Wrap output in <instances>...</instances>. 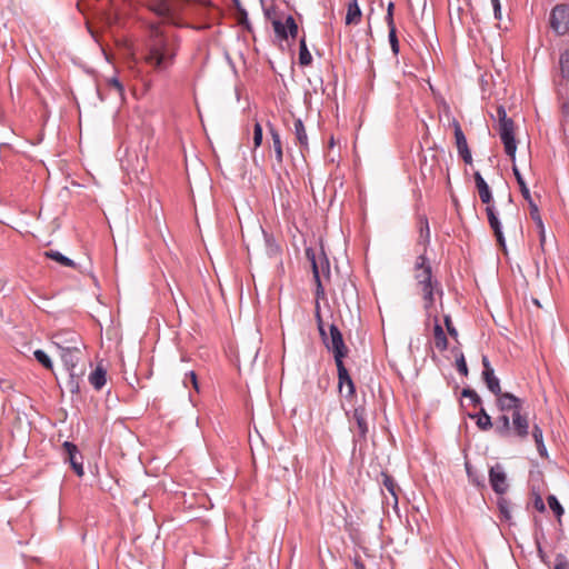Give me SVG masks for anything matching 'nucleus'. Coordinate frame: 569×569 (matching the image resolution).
<instances>
[{
  "label": "nucleus",
  "instance_id": "nucleus-1",
  "mask_svg": "<svg viewBox=\"0 0 569 569\" xmlns=\"http://www.w3.org/2000/svg\"><path fill=\"white\" fill-rule=\"evenodd\" d=\"M181 48V39L176 32L152 22L143 39L141 54L143 62L158 74L168 73L174 66Z\"/></svg>",
  "mask_w": 569,
  "mask_h": 569
},
{
  "label": "nucleus",
  "instance_id": "nucleus-2",
  "mask_svg": "<svg viewBox=\"0 0 569 569\" xmlns=\"http://www.w3.org/2000/svg\"><path fill=\"white\" fill-rule=\"evenodd\" d=\"M495 432L506 440L526 441L530 435V421L528 412L521 409L512 415L502 413L497 417Z\"/></svg>",
  "mask_w": 569,
  "mask_h": 569
},
{
  "label": "nucleus",
  "instance_id": "nucleus-3",
  "mask_svg": "<svg viewBox=\"0 0 569 569\" xmlns=\"http://www.w3.org/2000/svg\"><path fill=\"white\" fill-rule=\"evenodd\" d=\"M121 168L128 173H138L144 170L147 153L142 144H121L118 149Z\"/></svg>",
  "mask_w": 569,
  "mask_h": 569
},
{
  "label": "nucleus",
  "instance_id": "nucleus-4",
  "mask_svg": "<svg viewBox=\"0 0 569 569\" xmlns=\"http://www.w3.org/2000/svg\"><path fill=\"white\" fill-rule=\"evenodd\" d=\"M188 0H149V9L166 22L181 27L180 13Z\"/></svg>",
  "mask_w": 569,
  "mask_h": 569
},
{
  "label": "nucleus",
  "instance_id": "nucleus-5",
  "mask_svg": "<svg viewBox=\"0 0 569 569\" xmlns=\"http://www.w3.org/2000/svg\"><path fill=\"white\" fill-rule=\"evenodd\" d=\"M306 257L311 263L312 269V276L313 280L316 282V291L315 296L316 299H321L325 297V289L321 283L320 274L328 276L330 274V262L323 252V250L320 251V254L317 256L316 251L311 247L306 248Z\"/></svg>",
  "mask_w": 569,
  "mask_h": 569
},
{
  "label": "nucleus",
  "instance_id": "nucleus-6",
  "mask_svg": "<svg viewBox=\"0 0 569 569\" xmlns=\"http://www.w3.org/2000/svg\"><path fill=\"white\" fill-rule=\"evenodd\" d=\"M495 124L493 129L499 134L501 142H516L517 124L512 118L508 117L503 106L496 108V113L491 114Z\"/></svg>",
  "mask_w": 569,
  "mask_h": 569
},
{
  "label": "nucleus",
  "instance_id": "nucleus-7",
  "mask_svg": "<svg viewBox=\"0 0 569 569\" xmlns=\"http://www.w3.org/2000/svg\"><path fill=\"white\" fill-rule=\"evenodd\" d=\"M326 348L333 353L335 362L343 360L348 353L342 333L337 325L329 326V333L326 332V340H322Z\"/></svg>",
  "mask_w": 569,
  "mask_h": 569
},
{
  "label": "nucleus",
  "instance_id": "nucleus-8",
  "mask_svg": "<svg viewBox=\"0 0 569 569\" xmlns=\"http://www.w3.org/2000/svg\"><path fill=\"white\" fill-rule=\"evenodd\" d=\"M438 114L446 131L453 133L455 142H467L458 120L452 116L449 104L443 99L438 103Z\"/></svg>",
  "mask_w": 569,
  "mask_h": 569
},
{
  "label": "nucleus",
  "instance_id": "nucleus-9",
  "mask_svg": "<svg viewBox=\"0 0 569 569\" xmlns=\"http://www.w3.org/2000/svg\"><path fill=\"white\" fill-rule=\"evenodd\" d=\"M51 343L59 352L84 347L80 335L70 329H61L52 333Z\"/></svg>",
  "mask_w": 569,
  "mask_h": 569
},
{
  "label": "nucleus",
  "instance_id": "nucleus-10",
  "mask_svg": "<svg viewBox=\"0 0 569 569\" xmlns=\"http://www.w3.org/2000/svg\"><path fill=\"white\" fill-rule=\"evenodd\" d=\"M415 279L419 288L431 284L439 287V281L432 277V268L426 256V252L419 254L416 259Z\"/></svg>",
  "mask_w": 569,
  "mask_h": 569
},
{
  "label": "nucleus",
  "instance_id": "nucleus-11",
  "mask_svg": "<svg viewBox=\"0 0 569 569\" xmlns=\"http://www.w3.org/2000/svg\"><path fill=\"white\" fill-rule=\"evenodd\" d=\"M550 28L559 36L569 31V6L557 4L550 12Z\"/></svg>",
  "mask_w": 569,
  "mask_h": 569
},
{
  "label": "nucleus",
  "instance_id": "nucleus-12",
  "mask_svg": "<svg viewBox=\"0 0 569 569\" xmlns=\"http://www.w3.org/2000/svg\"><path fill=\"white\" fill-rule=\"evenodd\" d=\"M495 396L497 397V408L502 413L508 415V412H510L512 415L513 412L523 409L525 400L515 396L511 392H502V390H500V393H496Z\"/></svg>",
  "mask_w": 569,
  "mask_h": 569
},
{
  "label": "nucleus",
  "instance_id": "nucleus-13",
  "mask_svg": "<svg viewBox=\"0 0 569 569\" xmlns=\"http://www.w3.org/2000/svg\"><path fill=\"white\" fill-rule=\"evenodd\" d=\"M62 449L66 453L64 461L70 463L77 476L82 477L84 475L83 457L78 447L73 442L64 441L62 443Z\"/></svg>",
  "mask_w": 569,
  "mask_h": 569
},
{
  "label": "nucleus",
  "instance_id": "nucleus-14",
  "mask_svg": "<svg viewBox=\"0 0 569 569\" xmlns=\"http://www.w3.org/2000/svg\"><path fill=\"white\" fill-rule=\"evenodd\" d=\"M489 482L496 493L501 496L507 492L509 483L502 465L496 463L489 469Z\"/></svg>",
  "mask_w": 569,
  "mask_h": 569
},
{
  "label": "nucleus",
  "instance_id": "nucleus-15",
  "mask_svg": "<svg viewBox=\"0 0 569 569\" xmlns=\"http://www.w3.org/2000/svg\"><path fill=\"white\" fill-rule=\"evenodd\" d=\"M272 26L276 36L280 40H287L289 37L296 38L298 34V24L296 23L292 16H288L286 18V23L281 22L280 20H274Z\"/></svg>",
  "mask_w": 569,
  "mask_h": 569
},
{
  "label": "nucleus",
  "instance_id": "nucleus-16",
  "mask_svg": "<svg viewBox=\"0 0 569 569\" xmlns=\"http://www.w3.org/2000/svg\"><path fill=\"white\" fill-rule=\"evenodd\" d=\"M352 419L356 422L357 429L355 430V439L353 441L366 442L367 435L369 431L368 422L366 419V410L363 407H357L353 409Z\"/></svg>",
  "mask_w": 569,
  "mask_h": 569
},
{
  "label": "nucleus",
  "instance_id": "nucleus-17",
  "mask_svg": "<svg viewBox=\"0 0 569 569\" xmlns=\"http://www.w3.org/2000/svg\"><path fill=\"white\" fill-rule=\"evenodd\" d=\"M481 362H482V367H483L482 379H483L485 383L487 385V388L493 395L500 393V390H501L500 380L495 375V370L491 367L489 358L487 356H482Z\"/></svg>",
  "mask_w": 569,
  "mask_h": 569
},
{
  "label": "nucleus",
  "instance_id": "nucleus-18",
  "mask_svg": "<svg viewBox=\"0 0 569 569\" xmlns=\"http://www.w3.org/2000/svg\"><path fill=\"white\" fill-rule=\"evenodd\" d=\"M486 213L488 217L490 228L492 229L496 236L497 242L499 243L500 247L506 248V239L502 232V224L497 216L495 206H487Z\"/></svg>",
  "mask_w": 569,
  "mask_h": 569
},
{
  "label": "nucleus",
  "instance_id": "nucleus-19",
  "mask_svg": "<svg viewBox=\"0 0 569 569\" xmlns=\"http://www.w3.org/2000/svg\"><path fill=\"white\" fill-rule=\"evenodd\" d=\"M337 372H338V387L339 390H342L343 386H347L348 392L347 397L353 396L356 392L355 383L349 375L348 369L346 368L343 360L337 361Z\"/></svg>",
  "mask_w": 569,
  "mask_h": 569
},
{
  "label": "nucleus",
  "instance_id": "nucleus-20",
  "mask_svg": "<svg viewBox=\"0 0 569 569\" xmlns=\"http://www.w3.org/2000/svg\"><path fill=\"white\" fill-rule=\"evenodd\" d=\"M473 178H475L476 188L478 190L481 202L487 206H493L492 204V193H491L490 187L486 182V180L483 179L481 173L479 171H476L473 173Z\"/></svg>",
  "mask_w": 569,
  "mask_h": 569
},
{
  "label": "nucleus",
  "instance_id": "nucleus-21",
  "mask_svg": "<svg viewBox=\"0 0 569 569\" xmlns=\"http://www.w3.org/2000/svg\"><path fill=\"white\" fill-rule=\"evenodd\" d=\"M82 349L83 348L77 347V349H71L70 351L59 352L63 366L69 373L76 372V367L78 366V362L80 361L82 356Z\"/></svg>",
  "mask_w": 569,
  "mask_h": 569
},
{
  "label": "nucleus",
  "instance_id": "nucleus-22",
  "mask_svg": "<svg viewBox=\"0 0 569 569\" xmlns=\"http://www.w3.org/2000/svg\"><path fill=\"white\" fill-rule=\"evenodd\" d=\"M423 298V308L427 312L431 310L435 305V293H438L440 297L443 295L441 286L436 287L435 284L420 287Z\"/></svg>",
  "mask_w": 569,
  "mask_h": 569
},
{
  "label": "nucleus",
  "instance_id": "nucleus-23",
  "mask_svg": "<svg viewBox=\"0 0 569 569\" xmlns=\"http://www.w3.org/2000/svg\"><path fill=\"white\" fill-rule=\"evenodd\" d=\"M468 417L475 420L477 427L482 431H487L495 427L491 417L483 407H480V410L477 413H468Z\"/></svg>",
  "mask_w": 569,
  "mask_h": 569
},
{
  "label": "nucleus",
  "instance_id": "nucleus-24",
  "mask_svg": "<svg viewBox=\"0 0 569 569\" xmlns=\"http://www.w3.org/2000/svg\"><path fill=\"white\" fill-rule=\"evenodd\" d=\"M89 382L96 390H101L107 382V370L98 365L89 375Z\"/></svg>",
  "mask_w": 569,
  "mask_h": 569
},
{
  "label": "nucleus",
  "instance_id": "nucleus-25",
  "mask_svg": "<svg viewBox=\"0 0 569 569\" xmlns=\"http://www.w3.org/2000/svg\"><path fill=\"white\" fill-rule=\"evenodd\" d=\"M433 339H435V347L439 351H445L448 348V339L443 331L442 326L439 323L438 318H435V325H433Z\"/></svg>",
  "mask_w": 569,
  "mask_h": 569
},
{
  "label": "nucleus",
  "instance_id": "nucleus-26",
  "mask_svg": "<svg viewBox=\"0 0 569 569\" xmlns=\"http://www.w3.org/2000/svg\"><path fill=\"white\" fill-rule=\"evenodd\" d=\"M361 16L362 12L358 4V0H351L347 8L346 24H358L361 20Z\"/></svg>",
  "mask_w": 569,
  "mask_h": 569
},
{
  "label": "nucleus",
  "instance_id": "nucleus-27",
  "mask_svg": "<svg viewBox=\"0 0 569 569\" xmlns=\"http://www.w3.org/2000/svg\"><path fill=\"white\" fill-rule=\"evenodd\" d=\"M266 253L269 258H278L281 254V247L274 237L263 231Z\"/></svg>",
  "mask_w": 569,
  "mask_h": 569
},
{
  "label": "nucleus",
  "instance_id": "nucleus-28",
  "mask_svg": "<svg viewBox=\"0 0 569 569\" xmlns=\"http://www.w3.org/2000/svg\"><path fill=\"white\" fill-rule=\"evenodd\" d=\"M44 256L49 259H52L60 264L69 268H76V262L68 258L67 256L62 254L60 251L57 250H49L44 252Z\"/></svg>",
  "mask_w": 569,
  "mask_h": 569
},
{
  "label": "nucleus",
  "instance_id": "nucleus-29",
  "mask_svg": "<svg viewBox=\"0 0 569 569\" xmlns=\"http://www.w3.org/2000/svg\"><path fill=\"white\" fill-rule=\"evenodd\" d=\"M312 62V56L308 50L306 37L299 41V63L302 67L309 66Z\"/></svg>",
  "mask_w": 569,
  "mask_h": 569
},
{
  "label": "nucleus",
  "instance_id": "nucleus-30",
  "mask_svg": "<svg viewBox=\"0 0 569 569\" xmlns=\"http://www.w3.org/2000/svg\"><path fill=\"white\" fill-rule=\"evenodd\" d=\"M512 171L515 174V178L517 180V183L519 184L520 192L526 201L532 199L530 190L525 181V178L520 173L519 169L516 167V164L512 166Z\"/></svg>",
  "mask_w": 569,
  "mask_h": 569
},
{
  "label": "nucleus",
  "instance_id": "nucleus-31",
  "mask_svg": "<svg viewBox=\"0 0 569 569\" xmlns=\"http://www.w3.org/2000/svg\"><path fill=\"white\" fill-rule=\"evenodd\" d=\"M466 472L469 481L476 487H485V478L469 462H466Z\"/></svg>",
  "mask_w": 569,
  "mask_h": 569
},
{
  "label": "nucleus",
  "instance_id": "nucleus-32",
  "mask_svg": "<svg viewBox=\"0 0 569 569\" xmlns=\"http://www.w3.org/2000/svg\"><path fill=\"white\" fill-rule=\"evenodd\" d=\"M497 506H498L501 518L505 519L506 521H510L511 520V502L503 497H499L498 501H497Z\"/></svg>",
  "mask_w": 569,
  "mask_h": 569
},
{
  "label": "nucleus",
  "instance_id": "nucleus-33",
  "mask_svg": "<svg viewBox=\"0 0 569 569\" xmlns=\"http://www.w3.org/2000/svg\"><path fill=\"white\" fill-rule=\"evenodd\" d=\"M33 356H34L36 360L39 363H41L46 369L52 370V368H53L52 360L46 351H43L41 349H37L33 352Z\"/></svg>",
  "mask_w": 569,
  "mask_h": 569
},
{
  "label": "nucleus",
  "instance_id": "nucleus-34",
  "mask_svg": "<svg viewBox=\"0 0 569 569\" xmlns=\"http://www.w3.org/2000/svg\"><path fill=\"white\" fill-rule=\"evenodd\" d=\"M293 131L298 142H307V132L303 122L301 119L293 120Z\"/></svg>",
  "mask_w": 569,
  "mask_h": 569
},
{
  "label": "nucleus",
  "instance_id": "nucleus-35",
  "mask_svg": "<svg viewBox=\"0 0 569 569\" xmlns=\"http://www.w3.org/2000/svg\"><path fill=\"white\" fill-rule=\"evenodd\" d=\"M315 318L317 321V327H318L320 338H321V340H326V329H325V323H323L321 312H320L319 299H317V301H316Z\"/></svg>",
  "mask_w": 569,
  "mask_h": 569
},
{
  "label": "nucleus",
  "instance_id": "nucleus-36",
  "mask_svg": "<svg viewBox=\"0 0 569 569\" xmlns=\"http://www.w3.org/2000/svg\"><path fill=\"white\" fill-rule=\"evenodd\" d=\"M461 396L463 398H469L471 403L475 406V407H482V400L481 398L479 397V395L476 392V390L471 389V388H463L462 391H461Z\"/></svg>",
  "mask_w": 569,
  "mask_h": 569
},
{
  "label": "nucleus",
  "instance_id": "nucleus-37",
  "mask_svg": "<svg viewBox=\"0 0 569 569\" xmlns=\"http://www.w3.org/2000/svg\"><path fill=\"white\" fill-rule=\"evenodd\" d=\"M381 477H382L383 486L397 501L396 482H395L393 478L390 475H388L387 472H381Z\"/></svg>",
  "mask_w": 569,
  "mask_h": 569
},
{
  "label": "nucleus",
  "instance_id": "nucleus-38",
  "mask_svg": "<svg viewBox=\"0 0 569 569\" xmlns=\"http://www.w3.org/2000/svg\"><path fill=\"white\" fill-rule=\"evenodd\" d=\"M547 502H548L549 508L553 511V513L558 518H560L563 515V508L560 505V502L556 496H553V495L548 496Z\"/></svg>",
  "mask_w": 569,
  "mask_h": 569
},
{
  "label": "nucleus",
  "instance_id": "nucleus-39",
  "mask_svg": "<svg viewBox=\"0 0 569 569\" xmlns=\"http://www.w3.org/2000/svg\"><path fill=\"white\" fill-rule=\"evenodd\" d=\"M420 239L425 244L430 241V228L426 217L420 219Z\"/></svg>",
  "mask_w": 569,
  "mask_h": 569
},
{
  "label": "nucleus",
  "instance_id": "nucleus-40",
  "mask_svg": "<svg viewBox=\"0 0 569 569\" xmlns=\"http://www.w3.org/2000/svg\"><path fill=\"white\" fill-rule=\"evenodd\" d=\"M456 367H457V371L461 376H463V377L468 376V373H469L468 366H467L465 356L461 351H459V353L456 355Z\"/></svg>",
  "mask_w": 569,
  "mask_h": 569
},
{
  "label": "nucleus",
  "instance_id": "nucleus-41",
  "mask_svg": "<svg viewBox=\"0 0 569 569\" xmlns=\"http://www.w3.org/2000/svg\"><path fill=\"white\" fill-rule=\"evenodd\" d=\"M529 209H530V217L535 224H541L542 218L538 208V204L533 201V199H530L527 201Z\"/></svg>",
  "mask_w": 569,
  "mask_h": 569
},
{
  "label": "nucleus",
  "instance_id": "nucleus-42",
  "mask_svg": "<svg viewBox=\"0 0 569 569\" xmlns=\"http://www.w3.org/2000/svg\"><path fill=\"white\" fill-rule=\"evenodd\" d=\"M388 39H389V43H390L392 53L395 56H397L399 53L400 46H399V40L397 37L396 28H391V30L389 31V34H388Z\"/></svg>",
  "mask_w": 569,
  "mask_h": 569
},
{
  "label": "nucleus",
  "instance_id": "nucleus-43",
  "mask_svg": "<svg viewBox=\"0 0 569 569\" xmlns=\"http://www.w3.org/2000/svg\"><path fill=\"white\" fill-rule=\"evenodd\" d=\"M458 153L467 164L472 163V156L469 149V144H457Z\"/></svg>",
  "mask_w": 569,
  "mask_h": 569
},
{
  "label": "nucleus",
  "instance_id": "nucleus-44",
  "mask_svg": "<svg viewBox=\"0 0 569 569\" xmlns=\"http://www.w3.org/2000/svg\"><path fill=\"white\" fill-rule=\"evenodd\" d=\"M189 383L192 385L194 390L199 391V383H198L197 375H196V372L193 370H190V371L184 373L183 385L186 387H188Z\"/></svg>",
  "mask_w": 569,
  "mask_h": 569
},
{
  "label": "nucleus",
  "instance_id": "nucleus-45",
  "mask_svg": "<svg viewBox=\"0 0 569 569\" xmlns=\"http://www.w3.org/2000/svg\"><path fill=\"white\" fill-rule=\"evenodd\" d=\"M552 569H569V560L566 555L557 553Z\"/></svg>",
  "mask_w": 569,
  "mask_h": 569
},
{
  "label": "nucleus",
  "instance_id": "nucleus-46",
  "mask_svg": "<svg viewBox=\"0 0 569 569\" xmlns=\"http://www.w3.org/2000/svg\"><path fill=\"white\" fill-rule=\"evenodd\" d=\"M236 3H237V8H238L239 23L241 26H243L247 30H250L251 27H250V22H249V19H248L247 10L239 6L238 0H236Z\"/></svg>",
  "mask_w": 569,
  "mask_h": 569
},
{
  "label": "nucleus",
  "instance_id": "nucleus-47",
  "mask_svg": "<svg viewBox=\"0 0 569 569\" xmlns=\"http://www.w3.org/2000/svg\"><path fill=\"white\" fill-rule=\"evenodd\" d=\"M443 322H445V326H446L448 335L451 338H453L455 340H457V338H458V330L453 326L450 315H446L443 317Z\"/></svg>",
  "mask_w": 569,
  "mask_h": 569
},
{
  "label": "nucleus",
  "instance_id": "nucleus-48",
  "mask_svg": "<svg viewBox=\"0 0 569 569\" xmlns=\"http://www.w3.org/2000/svg\"><path fill=\"white\" fill-rule=\"evenodd\" d=\"M107 83L110 88H113L116 89V91L119 93V94H123V91H124V88H123V84L122 82L119 80V78L117 76H113L111 78H108L107 79Z\"/></svg>",
  "mask_w": 569,
  "mask_h": 569
},
{
  "label": "nucleus",
  "instance_id": "nucleus-49",
  "mask_svg": "<svg viewBox=\"0 0 569 569\" xmlns=\"http://www.w3.org/2000/svg\"><path fill=\"white\" fill-rule=\"evenodd\" d=\"M560 64H561V72L563 74L565 78L569 79V51H566L561 59H560Z\"/></svg>",
  "mask_w": 569,
  "mask_h": 569
},
{
  "label": "nucleus",
  "instance_id": "nucleus-50",
  "mask_svg": "<svg viewBox=\"0 0 569 569\" xmlns=\"http://www.w3.org/2000/svg\"><path fill=\"white\" fill-rule=\"evenodd\" d=\"M530 433L532 435V438H533L536 443H539V442L543 441V432H542V429L540 428V426L538 423H533L532 425Z\"/></svg>",
  "mask_w": 569,
  "mask_h": 569
},
{
  "label": "nucleus",
  "instance_id": "nucleus-51",
  "mask_svg": "<svg viewBox=\"0 0 569 569\" xmlns=\"http://www.w3.org/2000/svg\"><path fill=\"white\" fill-rule=\"evenodd\" d=\"M69 377H70V379H69L70 391L72 393L79 392V383H78V379H77L78 378L77 372H70Z\"/></svg>",
  "mask_w": 569,
  "mask_h": 569
},
{
  "label": "nucleus",
  "instance_id": "nucleus-52",
  "mask_svg": "<svg viewBox=\"0 0 569 569\" xmlns=\"http://www.w3.org/2000/svg\"><path fill=\"white\" fill-rule=\"evenodd\" d=\"M537 553H538V557H539L540 561H541L545 566H547L548 568H550V565H551L550 559H549V557L546 555V552H545V550L542 549V547H541V545H540V543H538V546H537Z\"/></svg>",
  "mask_w": 569,
  "mask_h": 569
},
{
  "label": "nucleus",
  "instance_id": "nucleus-53",
  "mask_svg": "<svg viewBox=\"0 0 569 569\" xmlns=\"http://www.w3.org/2000/svg\"><path fill=\"white\" fill-rule=\"evenodd\" d=\"M252 142H262V128L260 123L256 122L253 130V141Z\"/></svg>",
  "mask_w": 569,
  "mask_h": 569
},
{
  "label": "nucleus",
  "instance_id": "nucleus-54",
  "mask_svg": "<svg viewBox=\"0 0 569 569\" xmlns=\"http://www.w3.org/2000/svg\"><path fill=\"white\" fill-rule=\"evenodd\" d=\"M506 154L511 158V160L515 162L516 152L518 144H503Z\"/></svg>",
  "mask_w": 569,
  "mask_h": 569
},
{
  "label": "nucleus",
  "instance_id": "nucleus-55",
  "mask_svg": "<svg viewBox=\"0 0 569 569\" xmlns=\"http://www.w3.org/2000/svg\"><path fill=\"white\" fill-rule=\"evenodd\" d=\"M536 227H537V230L539 233L540 244H541V247H543L545 241H546V229H545L543 221H541V224H536Z\"/></svg>",
  "mask_w": 569,
  "mask_h": 569
},
{
  "label": "nucleus",
  "instance_id": "nucleus-56",
  "mask_svg": "<svg viewBox=\"0 0 569 569\" xmlns=\"http://www.w3.org/2000/svg\"><path fill=\"white\" fill-rule=\"evenodd\" d=\"M491 3H492V7H493L495 18L496 19H500V17H501L500 0H491Z\"/></svg>",
  "mask_w": 569,
  "mask_h": 569
},
{
  "label": "nucleus",
  "instance_id": "nucleus-57",
  "mask_svg": "<svg viewBox=\"0 0 569 569\" xmlns=\"http://www.w3.org/2000/svg\"><path fill=\"white\" fill-rule=\"evenodd\" d=\"M385 20H386L389 31L391 30V28H396L395 20H393V13H387L385 17Z\"/></svg>",
  "mask_w": 569,
  "mask_h": 569
},
{
  "label": "nucleus",
  "instance_id": "nucleus-58",
  "mask_svg": "<svg viewBox=\"0 0 569 569\" xmlns=\"http://www.w3.org/2000/svg\"><path fill=\"white\" fill-rule=\"evenodd\" d=\"M276 158L279 162L282 161V144H273Z\"/></svg>",
  "mask_w": 569,
  "mask_h": 569
},
{
  "label": "nucleus",
  "instance_id": "nucleus-59",
  "mask_svg": "<svg viewBox=\"0 0 569 569\" xmlns=\"http://www.w3.org/2000/svg\"><path fill=\"white\" fill-rule=\"evenodd\" d=\"M536 446H537V450H538L539 455L541 457H546L548 451H547V448L545 446V442L542 441V442L536 443Z\"/></svg>",
  "mask_w": 569,
  "mask_h": 569
},
{
  "label": "nucleus",
  "instance_id": "nucleus-60",
  "mask_svg": "<svg viewBox=\"0 0 569 569\" xmlns=\"http://www.w3.org/2000/svg\"><path fill=\"white\" fill-rule=\"evenodd\" d=\"M535 507L539 510V511H545V503L541 499V497H537L536 500H535Z\"/></svg>",
  "mask_w": 569,
  "mask_h": 569
},
{
  "label": "nucleus",
  "instance_id": "nucleus-61",
  "mask_svg": "<svg viewBox=\"0 0 569 569\" xmlns=\"http://www.w3.org/2000/svg\"><path fill=\"white\" fill-rule=\"evenodd\" d=\"M353 566L356 569H366L365 563L359 558L353 560Z\"/></svg>",
  "mask_w": 569,
  "mask_h": 569
},
{
  "label": "nucleus",
  "instance_id": "nucleus-62",
  "mask_svg": "<svg viewBox=\"0 0 569 569\" xmlns=\"http://www.w3.org/2000/svg\"><path fill=\"white\" fill-rule=\"evenodd\" d=\"M0 388L3 390V391H8L10 389H12V386L9 381H1L0 382Z\"/></svg>",
  "mask_w": 569,
  "mask_h": 569
},
{
  "label": "nucleus",
  "instance_id": "nucleus-63",
  "mask_svg": "<svg viewBox=\"0 0 569 569\" xmlns=\"http://www.w3.org/2000/svg\"><path fill=\"white\" fill-rule=\"evenodd\" d=\"M395 4L393 2H389L387 8V13H393Z\"/></svg>",
  "mask_w": 569,
  "mask_h": 569
},
{
  "label": "nucleus",
  "instance_id": "nucleus-64",
  "mask_svg": "<svg viewBox=\"0 0 569 569\" xmlns=\"http://www.w3.org/2000/svg\"><path fill=\"white\" fill-rule=\"evenodd\" d=\"M273 142H274V143L280 142V140H279V136H278V134H273Z\"/></svg>",
  "mask_w": 569,
  "mask_h": 569
}]
</instances>
